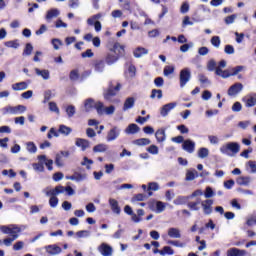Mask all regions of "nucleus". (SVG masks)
Instances as JSON below:
<instances>
[{
  "label": "nucleus",
  "mask_w": 256,
  "mask_h": 256,
  "mask_svg": "<svg viewBox=\"0 0 256 256\" xmlns=\"http://www.w3.org/2000/svg\"><path fill=\"white\" fill-rule=\"evenodd\" d=\"M0 231L4 235H10V237L3 240V244L6 247H11V245H13V241H17V239H19V235H21L23 230L17 224H9L0 226Z\"/></svg>",
  "instance_id": "obj_1"
},
{
  "label": "nucleus",
  "mask_w": 256,
  "mask_h": 256,
  "mask_svg": "<svg viewBox=\"0 0 256 256\" xmlns=\"http://www.w3.org/2000/svg\"><path fill=\"white\" fill-rule=\"evenodd\" d=\"M241 151V145L237 142H228L220 147V153L228 157H235Z\"/></svg>",
  "instance_id": "obj_2"
},
{
  "label": "nucleus",
  "mask_w": 256,
  "mask_h": 256,
  "mask_svg": "<svg viewBox=\"0 0 256 256\" xmlns=\"http://www.w3.org/2000/svg\"><path fill=\"white\" fill-rule=\"evenodd\" d=\"M27 111V107L24 105L11 106L8 105L1 109L3 115H23Z\"/></svg>",
  "instance_id": "obj_3"
},
{
  "label": "nucleus",
  "mask_w": 256,
  "mask_h": 256,
  "mask_svg": "<svg viewBox=\"0 0 256 256\" xmlns=\"http://www.w3.org/2000/svg\"><path fill=\"white\" fill-rule=\"evenodd\" d=\"M121 90V84L117 83V85L114 87L113 82H110L109 88L104 92V99L106 101H113V97L119 93Z\"/></svg>",
  "instance_id": "obj_4"
},
{
  "label": "nucleus",
  "mask_w": 256,
  "mask_h": 256,
  "mask_svg": "<svg viewBox=\"0 0 256 256\" xmlns=\"http://www.w3.org/2000/svg\"><path fill=\"white\" fill-rule=\"evenodd\" d=\"M179 81H180V87L183 89L189 81H191V69L189 68H184L180 71L179 74Z\"/></svg>",
  "instance_id": "obj_5"
},
{
  "label": "nucleus",
  "mask_w": 256,
  "mask_h": 256,
  "mask_svg": "<svg viewBox=\"0 0 256 256\" xmlns=\"http://www.w3.org/2000/svg\"><path fill=\"white\" fill-rule=\"evenodd\" d=\"M121 135V128L117 126H113L106 135V141L108 143H111L113 141H117L119 139V136Z\"/></svg>",
  "instance_id": "obj_6"
},
{
  "label": "nucleus",
  "mask_w": 256,
  "mask_h": 256,
  "mask_svg": "<svg viewBox=\"0 0 256 256\" xmlns=\"http://www.w3.org/2000/svg\"><path fill=\"white\" fill-rule=\"evenodd\" d=\"M59 15H61V10H59V8H50L46 11L44 19L47 23H51V21H53V19H57Z\"/></svg>",
  "instance_id": "obj_7"
},
{
  "label": "nucleus",
  "mask_w": 256,
  "mask_h": 256,
  "mask_svg": "<svg viewBox=\"0 0 256 256\" xmlns=\"http://www.w3.org/2000/svg\"><path fill=\"white\" fill-rule=\"evenodd\" d=\"M109 51L114 55H117L118 58H120L123 57V55H125V46L121 45V43L119 42H116L113 44L111 48H109Z\"/></svg>",
  "instance_id": "obj_8"
},
{
  "label": "nucleus",
  "mask_w": 256,
  "mask_h": 256,
  "mask_svg": "<svg viewBox=\"0 0 256 256\" xmlns=\"http://www.w3.org/2000/svg\"><path fill=\"white\" fill-rule=\"evenodd\" d=\"M46 253L50 256L61 255L63 249L57 244H50L44 247Z\"/></svg>",
  "instance_id": "obj_9"
},
{
  "label": "nucleus",
  "mask_w": 256,
  "mask_h": 256,
  "mask_svg": "<svg viewBox=\"0 0 256 256\" xmlns=\"http://www.w3.org/2000/svg\"><path fill=\"white\" fill-rule=\"evenodd\" d=\"M201 207L204 215H211V213H213V200L206 199L202 201Z\"/></svg>",
  "instance_id": "obj_10"
},
{
  "label": "nucleus",
  "mask_w": 256,
  "mask_h": 256,
  "mask_svg": "<svg viewBox=\"0 0 256 256\" xmlns=\"http://www.w3.org/2000/svg\"><path fill=\"white\" fill-rule=\"evenodd\" d=\"M98 251L102 256H113V247L105 242L100 244Z\"/></svg>",
  "instance_id": "obj_11"
},
{
  "label": "nucleus",
  "mask_w": 256,
  "mask_h": 256,
  "mask_svg": "<svg viewBox=\"0 0 256 256\" xmlns=\"http://www.w3.org/2000/svg\"><path fill=\"white\" fill-rule=\"evenodd\" d=\"M175 107H177V102H171L163 105L160 109L161 117H167V115H169V113H171Z\"/></svg>",
  "instance_id": "obj_12"
},
{
  "label": "nucleus",
  "mask_w": 256,
  "mask_h": 256,
  "mask_svg": "<svg viewBox=\"0 0 256 256\" xmlns=\"http://www.w3.org/2000/svg\"><path fill=\"white\" fill-rule=\"evenodd\" d=\"M243 91V85L239 82L233 84L229 89H228V95L229 97H235L239 95Z\"/></svg>",
  "instance_id": "obj_13"
},
{
  "label": "nucleus",
  "mask_w": 256,
  "mask_h": 256,
  "mask_svg": "<svg viewBox=\"0 0 256 256\" xmlns=\"http://www.w3.org/2000/svg\"><path fill=\"white\" fill-rule=\"evenodd\" d=\"M195 142L191 139H186L182 144V149L186 151V153H195Z\"/></svg>",
  "instance_id": "obj_14"
},
{
  "label": "nucleus",
  "mask_w": 256,
  "mask_h": 256,
  "mask_svg": "<svg viewBox=\"0 0 256 256\" xmlns=\"http://www.w3.org/2000/svg\"><path fill=\"white\" fill-rule=\"evenodd\" d=\"M256 93H250L246 97L242 98L245 107H255L256 105Z\"/></svg>",
  "instance_id": "obj_15"
},
{
  "label": "nucleus",
  "mask_w": 256,
  "mask_h": 256,
  "mask_svg": "<svg viewBox=\"0 0 256 256\" xmlns=\"http://www.w3.org/2000/svg\"><path fill=\"white\" fill-rule=\"evenodd\" d=\"M108 203L112 212H114L116 215H121V207H119V201H117L115 198H109Z\"/></svg>",
  "instance_id": "obj_16"
},
{
  "label": "nucleus",
  "mask_w": 256,
  "mask_h": 256,
  "mask_svg": "<svg viewBox=\"0 0 256 256\" xmlns=\"http://www.w3.org/2000/svg\"><path fill=\"white\" fill-rule=\"evenodd\" d=\"M76 147H80L81 151H87L91 147V142L87 139L77 138L75 142Z\"/></svg>",
  "instance_id": "obj_17"
},
{
  "label": "nucleus",
  "mask_w": 256,
  "mask_h": 256,
  "mask_svg": "<svg viewBox=\"0 0 256 256\" xmlns=\"http://www.w3.org/2000/svg\"><path fill=\"white\" fill-rule=\"evenodd\" d=\"M165 131H166L165 128H159L155 132V137H156L157 143H165V141H167V134L165 133Z\"/></svg>",
  "instance_id": "obj_18"
},
{
  "label": "nucleus",
  "mask_w": 256,
  "mask_h": 256,
  "mask_svg": "<svg viewBox=\"0 0 256 256\" xmlns=\"http://www.w3.org/2000/svg\"><path fill=\"white\" fill-rule=\"evenodd\" d=\"M34 71L38 77H42L44 81H49L51 79V72L47 69H39V68H34Z\"/></svg>",
  "instance_id": "obj_19"
},
{
  "label": "nucleus",
  "mask_w": 256,
  "mask_h": 256,
  "mask_svg": "<svg viewBox=\"0 0 256 256\" xmlns=\"http://www.w3.org/2000/svg\"><path fill=\"white\" fill-rule=\"evenodd\" d=\"M227 256H247V250L239 248H230L227 250Z\"/></svg>",
  "instance_id": "obj_20"
},
{
  "label": "nucleus",
  "mask_w": 256,
  "mask_h": 256,
  "mask_svg": "<svg viewBox=\"0 0 256 256\" xmlns=\"http://www.w3.org/2000/svg\"><path fill=\"white\" fill-rule=\"evenodd\" d=\"M148 54H149V50L145 47L138 46L133 50V55L136 59H141L143 55H148Z\"/></svg>",
  "instance_id": "obj_21"
},
{
  "label": "nucleus",
  "mask_w": 256,
  "mask_h": 256,
  "mask_svg": "<svg viewBox=\"0 0 256 256\" xmlns=\"http://www.w3.org/2000/svg\"><path fill=\"white\" fill-rule=\"evenodd\" d=\"M93 68L95 73H103L105 71V60H95Z\"/></svg>",
  "instance_id": "obj_22"
},
{
  "label": "nucleus",
  "mask_w": 256,
  "mask_h": 256,
  "mask_svg": "<svg viewBox=\"0 0 256 256\" xmlns=\"http://www.w3.org/2000/svg\"><path fill=\"white\" fill-rule=\"evenodd\" d=\"M119 61V56L114 54L113 52H109L106 55L105 58V63H107V65H114V63H117Z\"/></svg>",
  "instance_id": "obj_23"
},
{
  "label": "nucleus",
  "mask_w": 256,
  "mask_h": 256,
  "mask_svg": "<svg viewBox=\"0 0 256 256\" xmlns=\"http://www.w3.org/2000/svg\"><path fill=\"white\" fill-rule=\"evenodd\" d=\"M38 161H42L44 165H46L48 171H53V160L47 159L46 155H39Z\"/></svg>",
  "instance_id": "obj_24"
},
{
  "label": "nucleus",
  "mask_w": 256,
  "mask_h": 256,
  "mask_svg": "<svg viewBox=\"0 0 256 256\" xmlns=\"http://www.w3.org/2000/svg\"><path fill=\"white\" fill-rule=\"evenodd\" d=\"M168 237H170V239H181V230L175 227L169 228Z\"/></svg>",
  "instance_id": "obj_25"
},
{
  "label": "nucleus",
  "mask_w": 256,
  "mask_h": 256,
  "mask_svg": "<svg viewBox=\"0 0 256 256\" xmlns=\"http://www.w3.org/2000/svg\"><path fill=\"white\" fill-rule=\"evenodd\" d=\"M140 130L141 128H139L137 124L132 123L128 125V127L124 130V133H126V135H135L136 133H139Z\"/></svg>",
  "instance_id": "obj_26"
},
{
  "label": "nucleus",
  "mask_w": 256,
  "mask_h": 256,
  "mask_svg": "<svg viewBox=\"0 0 256 256\" xmlns=\"http://www.w3.org/2000/svg\"><path fill=\"white\" fill-rule=\"evenodd\" d=\"M236 183H237V185L247 187L251 183V177L250 176H240L236 179Z\"/></svg>",
  "instance_id": "obj_27"
},
{
  "label": "nucleus",
  "mask_w": 256,
  "mask_h": 256,
  "mask_svg": "<svg viewBox=\"0 0 256 256\" xmlns=\"http://www.w3.org/2000/svg\"><path fill=\"white\" fill-rule=\"evenodd\" d=\"M199 177V173L195 169H189L186 172V181H195Z\"/></svg>",
  "instance_id": "obj_28"
},
{
  "label": "nucleus",
  "mask_w": 256,
  "mask_h": 256,
  "mask_svg": "<svg viewBox=\"0 0 256 256\" xmlns=\"http://www.w3.org/2000/svg\"><path fill=\"white\" fill-rule=\"evenodd\" d=\"M135 107V98L128 97L123 105V111H129V109H133Z\"/></svg>",
  "instance_id": "obj_29"
},
{
  "label": "nucleus",
  "mask_w": 256,
  "mask_h": 256,
  "mask_svg": "<svg viewBox=\"0 0 256 256\" xmlns=\"http://www.w3.org/2000/svg\"><path fill=\"white\" fill-rule=\"evenodd\" d=\"M246 67L245 66H236L233 68L228 69V73L230 77H235V75H239L242 71H245Z\"/></svg>",
  "instance_id": "obj_30"
},
{
  "label": "nucleus",
  "mask_w": 256,
  "mask_h": 256,
  "mask_svg": "<svg viewBox=\"0 0 256 256\" xmlns=\"http://www.w3.org/2000/svg\"><path fill=\"white\" fill-rule=\"evenodd\" d=\"M160 187H159V183L157 182H150L148 183V197H152L153 196V192L152 191H159Z\"/></svg>",
  "instance_id": "obj_31"
},
{
  "label": "nucleus",
  "mask_w": 256,
  "mask_h": 256,
  "mask_svg": "<svg viewBox=\"0 0 256 256\" xmlns=\"http://www.w3.org/2000/svg\"><path fill=\"white\" fill-rule=\"evenodd\" d=\"M189 196H178L174 201V205H187L189 203Z\"/></svg>",
  "instance_id": "obj_32"
},
{
  "label": "nucleus",
  "mask_w": 256,
  "mask_h": 256,
  "mask_svg": "<svg viewBox=\"0 0 256 256\" xmlns=\"http://www.w3.org/2000/svg\"><path fill=\"white\" fill-rule=\"evenodd\" d=\"M97 104V102H95V100H93L92 98H88L85 100L84 102V109L86 112L91 111V109L95 108V105Z\"/></svg>",
  "instance_id": "obj_33"
},
{
  "label": "nucleus",
  "mask_w": 256,
  "mask_h": 256,
  "mask_svg": "<svg viewBox=\"0 0 256 256\" xmlns=\"http://www.w3.org/2000/svg\"><path fill=\"white\" fill-rule=\"evenodd\" d=\"M134 145L138 147H145V145H151V140L149 138H139L133 141Z\"/></svg>",
  "instance_id": "obj_34"
},
{
  "label": "nucleus",
  "mask_w": 256,
  "mask_h": 256,
  "mask_svg": "<svg viewBox=\"0 0 256 256\" xmlns=\"http://www.w3.org/2000/svg\"><path fill=\"white\" fill-rule=\"evenodd\" d=\"M109 149V146L107 144L100 143L93 147L94 153H106V151Z\"/></svg>",
  "instance_id": "obj_35"
},
{
  "label": "nucleus",
  "mask_w": 256,
  "mask_h": 256,
  "mask_svg": "<svg viewBox=\"0 0 256 256\" xmlns=\"http://www.w3.org/2000/svg\"><path fill=\"white\" fill-rule=\"evenodd\" d=\"M29 85L27 82H18L12 85L13 91H25Z\"/></svg>",
  "instance_id": "obj_36"
},
{
  "label": "nucleus",
  "mask_w": 256,
  "mask_h": 256,
  "mask_svg": "<svg viewBox=\"0 0 256 256\" xmlns=\"http://www.w3.org/2000/svg\"><path fill=\"white\" fill-rule=\"evenodd\" d=\"M72 131L73 129H71V127L65 126L63 124H61L58 129V133H61V135H66V136L71 135Z\"/></svg>",
  "instance_id": "obj_37"
},
{
  "label": "nucleus",
  "mask_w": 256,
  "mask_h": 256,
  "mask_svg": "<svg viewBox=\"0 0 256 256\" xmlns=\"http://www.w3.org/2000/svg\"><path fill=\"white\" fill-rule=\"evenodd\" d=\"M216 75H218V77H222V79H229L230 74H229V70H223L221 68H216Z\"/></svg>",
  "instance_id": "obj_38"
},
{
  "label": "nucleus",
  "mask_w": 256,
  "mask_h": 256,
  "mask_svg": "<svg viewBox=\"0 0 256 256\" xmlns=\"http://www.w3.org/2000/svg\"><path fill=\"white\" fill-rule=\"evenodd\" d=\"M51 45L53 46V49H55V51H59V49H61V46H63V41H61V39L59 38H53L51 40Z\"/></svg>",
  "instance_id": "obj_39"
},
{
  "label": "nucleus",
  "mask_w": 256,
  "mask_h": 256,
  "mask_svg": "<svg viewBox=\"0 0 256 256\" xmlns=\"http://www.w3.org/2000/svg\"><path fill=\"white\" fill-rule=\"evenodd\" d=\"M160 255H175V250L171 248L170 246H164L163 249L160 251Z\"/></svg>",
  "instance_id": "obj_40"
},
{
  "label": "nucleus",
  "mask_w": 256,
  "mask_h": 256,
  "mask_svg": "<svg viewBox=\"0 0 256 256\" xmlns=\"http://www.w3.org/2000/svg\"><path fill=\"white\" fill-rule=\"evenodd\" d=\"M94 109H96L98 115H105V105L103 102H96Z\"/></svg>",
  "instance_id": "obj_41"
},
{
  "label": "nucleus",
  "mask_w": 256,
  "mask_h": 256,
  "mask_svg": "<svg viewBox=\"0 0 256 256\" xmlns=\"http://www.w3.org/2000/svg\"><path fill=\"white\" fill-rule=\"evenodd\" d=\"M76 237H78V239H85L87 237H91V231H89V230H80L76 233Z\"/></svg>",
  "instance_id": "obj_42"
},
{
  "label": "nucleus",
  "mask_w": 256,
  "mask_h": 256,
  "mask_svg": "<svg viewBox=\"0 0 256 256\" xmlns=\"http://www.w3.org/2000/svg\"><path fill=\"white\" fill-rule=\"evenodd\" d=\"M32 167L34 171H37L38 173H43L45 171V166L43 164V161H40V163H33Z\"/></svg>",
  "instance_id": "obj_43"
},
{
  "label": "nucleus",
  "mask_w": 256,
  "mask_h": 256,
  "mask_svg": "<svg viewBox=\"0 0 256 256\" xmlns=\"http://www.w3.org/2000/svg\"><path fill=\"white\" fill-rule=\"evenodd\" d=\"M198 157L199 159H206V157H209V150L205 147H202L198 150Z\"/></svg>",
  "instance_id": "obj_44"
},
{
  "label": "nucleus",
  "mask_w": 256,
  "mask_h": 256,
  "mask_svg": "<svg viewBox=\"0 0 256 256\" xmlns=\"http://www.w3.org/2000/svg\"><path fill=\"white\" fill-rule=\"evenodd\" d=\"M156 97H157V99H163V91L153 89L151 92V95H150V99H155Z\"/></svg>",
  "instance_id": "obj_45"
},
{
  "label": "nucleus",
  "mask_w": 256,
  "mask_h": 256,
  "mask_svg": "<svg viewBox=\"0 0 256 256\" xmlns=\"http://www.w3.org/2000/svg\"><path fill=\"white\" fill-rule=\"evenodd\" d=\"M165 207H167L165 202L157 201L155 213H163V211H165Z\"/></svg>",
  "instance_id": "obj_46"
},
{
  "label": "nucleus",
  "mask_w": 256,
  "mask_h": 256,
  "mask_svg": "<svg viewBox=\"0 0 256 256\" xmlns=\"http://www.w3.org/2000/svg\"><path fill=\"white\" fill-rule=\"evenodd\" d=\"M210 43L213 45V47L219 49V47H221V38L219 36H213L210 40Z\"/></svg>",
  "instance_id": "obj_47"
},
{
  "label": "nucleus",
  "mask_w": 256,
  "mask_h": 256,
  "mask_svg": "<svg viewBox=\"0 0 256 256\" xmlns=\"http://www.w3.org/2000/svg\"><path fill=\"white\" fill-rule=\"evenodd\" d=\"M26 150L28 151V153H37V145H35L33 142H27Z\"/></svg>",
  "instance_id": "obj_48"
},
{
  "label": "nucleus",
  "mask_w": 256,
  "mask_h": 256,
  "mask_svg": "<svg viewBox=\"0 0 256 256\" xmlns=\"http://www.w3.org/2000/svg\"><path fill=\"white\" fill-rule=\"evenodd\" d=\"M198 81H200L201 85H211V81L204 74L198 75Z\"/></svg>",
  "instance_id": "obj_49"
},
{
  "label": "nucleus",
  "mask_w": 256,
  "mask_h": 256,
  "mask_svg": "<svg viewBox=\"0 0 256 256\" xmlns=\"http://www.w3.org/2000/svg\"><path fill=\"white\" fill-rule=\"evenodd\" d=\"M5 46L10 49H19V40H12L5 42Z\"/></svg>",
  "instance_id": "obj_50"
},
{
  "label": "nucleus",
  "mask_w": 256,
  "mask_h": 256,
  "mask_svg": "<svg viewBox=\"0 0 256 256\" xmlns=\"http://www.w3.org/2000/svg\"><path fill=\"white\" fill-rule=\"evenodd\" d=\"M75 113H76L75 106L69 105L66 107V114L69 119H71V117H74Z\"/></svg>",
  "instance_id": "obj_51"
},
{
  "label": "nucleus",
  "mask_w": 256,
  "mask_h": 256,
  "mask_svg": "<svg viewBox=\"0 0 256 256\" xmlns=\"http://www.w3.org/2000/svg\"><path fill=\"white\" fill-rule=\"evenodd\" d=\"M49 205L52 207V209H55V207L59 205V198H57V196L50 197Z\"/></svg>",
  "instance_id": "obj_52"
},
{
  "label": "nucleus",
  "mask_w": 256,
  "mask_h": 256,
  "mask_svg": "<svg viewBox=\"0 0 256 256\" xmlns=\"http://www.w3.org/2000/svg\"><path fill=\"white\" fill-rule=\"evenodd\" d=\"M43 193H45L46 197H57L56 189H49L46 188L43 190Z\"/></svg>",
  "instance_id": "obj_53"
},
{
  "label": "nucleus",
  "mask_w": 256,
  "mask_h": 256,
  "mask_svg": "<svg viewBox=\"0 0 256 256\" xmlns=\"http://www.w3.org/2000/svg\"><path fill=\"white\" fill-rule=\"evenodd\" d=\"M55 165H57V167H63L64 165L63 156L60 154V152L56 154Z\"/></svg>",
  "instance_id": "obj_54"
},
{
  "label": "nucleus",
  "mask_w": 256,
  "mask_h": 256,
  "mask_svg": "<svg viewBox=\"0 0 256 256\" xmlns=\"http://www.w3.org/2000/svg\"><path fill=\"white\" fill-rule=\"evenodd\" d=\"M148 153H150L151 155H159V147H157L156 145H150L147 148Z\"/></svg>",
  "instance_id": "obj_55"
},
{
  "label": "nucleus",
  "mask_w": 256,
  "mask_h": 256,
  "mask_svg": "<svg viewBox=\"0 0 256 256\" xmlns=\"http://www.w3.org/2000/svg\"><path fill=\"white\" fill-rule=\"evenodd\" d=\"M175 73V67L174 66H166L164 67V75L165 77H169V75H173Z\"/></svg>",
  "instance_id": "obj_56"
},
{
  "label": "nucleus",
  "mask_w": 256,
  "mask_h": 256,
  "mask_svg": "<svg viewBox=\"0 0 256 256\" xmlns=\"http://www.w3.org/2000/svg\"><path fill=\"white\" fill-rule=\"evenodd\" d=\"M208 71H217V62L215 60H210L207 64Z\"/></svg>",
  "instance_id": "obj_57"
},
{
  "label": "nucleus",
  "mask_w": 256,
  "mask_h": 256,
  "mask_svg": "<svg viewBox=\"0 0 256 256\" xmlns=\"http://www.w3.org/2000/svg\"><path fill=\"white\" fill-rule=\"evenodd\" d=\"M49 110L52 111V113H56L57 115L60 113L59 107H57V103L55 102H49Z\"/></svg>",
  "instance_id": "obj_58"
},
{
  "label": "nucleus",
  "mask_w": 256,
  "mask_h": 256,
  "mask_svg": "<svg viewBox=\"0 0 256 256\" xmlns=\"http://www.w3.org/2000/svg\"><path fill=\"white\" fill-rule=\"evenodd\" d=\"M168 245H173V247H180L183 248L185 247V243L179 242L178 240H169L167 242Z\"/></svg>",
  "instance_id": "obj_59"
},
{
  "label": "nucleus",
  "mask_w": 256,
  "mask_h": 256,
  "mask_svg": "<svg viewBox=\"0 0 256 256\" xmlns=\"http://www.w3.org/2000/svg\"><path fill=\"white\" fill-rule=\"evenodd\" d=\"M31 53H33V45L31 43H27L23 51V55L29 56Z\"/></svg>",
  "instance_id": "obj_60"
},
{
  "label": "nucleus",
  "mask_w": 256,
  "mask_h": 256,
  "mask_svg": "<svg viewBox=\"0 0 256 256\" xmlns=\"http://www.w3.org/2000/svg\"><path fill=\"white\" fill-rule=\"evenodd\" d=\"M53 137H59V132L55 128H51L47 134L48 139H53Z\"/></svg>",
  "instance_id": "obj_61"
},
{
  "label": "nucleus",
  "mask_w": 256,
  "mask_h": 256,
  "mask_svg": "<svg viewBox=\"0 0 256 256\" xmlns=\"http://www.w3.org/2000/svg\"><path fill=\"white\" fill-rule=\"evenodd\" d=\"M81 165L86 167L87 169H91V166H89V165H93V160H91L87 157H84V161L81 162Z\"/></svg>",
  "instance_id": "obj_62"
},
{
  "label": "nucleus",
  "mask_w": 256,
  "mask_h": 256,
  "mask_svg": "<svg viewBox=\"0 0 256 256\" xmlns=\"http://www.w3.org/2000/svg\"><path fill=\"white\" fill-rule=\"evenodd\" d=\"M180 13L182 14L189 13V2L182 3L180 7Z\"/></svg>",
  "instance_id": "obj_63"
},
{
  "label": "nucleus",
  "mask_w": 256,
  "mask_h": 256,
  "mask_svg": "<svg viewBox=\"0 0 256 256\" xmlns=\"http://www.w3.org/2000/svg\"><path fill=\"white\" fill-rule=\"evenodd\" d=\"M247 165L250 168V173H256V161L250 160Z\"/></svg>",
  "instance_id": "obj_64"
}]
</instances>
